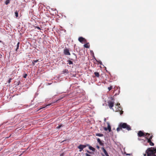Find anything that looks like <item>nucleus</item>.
<instances>
[{"label":"nucleus","instance_id":"1","mask_svg":"<svg viewBox=\"0 0 156 156\" xmlns=\"http://www.w3.org/2000/svg\"><path fill=\"white\" fill-rule=\"evenodd\" d=\"M119 126L116 129L118 132H119L120 130H122V128L126 129L128 131L131 130L130 126L126 123L121 122L120 123Z\"/></svg>","mask_w":156,"mask_h":156},{"label":"nucleus","instance_id":"2","mask_svg":"<svg viewBox=\"0 0 156 156\" xmlns=\"http://www.w3.org/2000/svg\"><path fill=\"white\" fill-rule=\"evenodd\" d=\"M147 156H156L154 154L156 153V149L151 147L148 148L146 151Z\"/></svg>","mask_w":156,"mask_h":156},{"label":"nucleus","instance_id":"3","mask_svg":"<svg viewBox=\"0 0 156 156\" xmlns=\"http://www.w3.org/2000/svg\"><path fill=\"white\" fill-rule=\"evenodd\" d=\"M138 136L139 137H142L143 136H145L146 137H148V136H150V134L148 133H146L145 135L144 133H143L142 131H140L138 133Z\"/></svg>","mask_w":156,"mask_h":156},{"label":"nucleus","instance_id":"4","mask_svg":"<svg viewBox=\"0 0 156 156\" xmlns=\"http://www.w3.org/2000/svg\"><path fill=\"white\" fill-rule=\"evenodd\" d=\"M114 102L111 101H108V105L110 109H113L112 108V107L114 106Z\"/></svg>","mask_w":156,"mask_h":156},{"label":"nucleus","instance_id":"5","mask_svg":"<svg viewBox=\"0 0 156 156\" xmlns=\"http://www.w3.org/2000/svg\"><path fill=\"white\" fill-rule=\"evenodd\" d=\"M64 53L66 55H70V54L69 49L66 48L64 50Z\"/></svg>","mask_w":156,"mask_h":156},{"label":"nucleus","instance_id":"6","mask_svg":"<svg viewBox=\"0 0 156 156\" xmlns=\"http://www.w3.org/2000/svg\"><path fill=\"white\" fill-rule=\"evenodd\" d=\"M86 147V146L83 145H80L78 147V148L80 149V151L81 152L83 148Z\"/></svg>","mask_w":156,"mask_h":156},{"label":"nucleus","instance_id":"7","mask_svg":"<svg viewBox=\"0 0 156 156\" xmlns=\"http://www.w3.org/2000/svg\"><path fill=\"white\" fill-rule=\"evenodd\" d=\"M102 150L103 151L104 153L106 156H109L107 151L104 147L102 148Z\"/></svg>","mask_w":156,"mask_h":156},{"label":"nucleus","instance_id":"8","mask_svg":"<svg viewBox=\"0 0 156 156\" xmlns=\"http://www.w3.org/2000/svg\"><path fill=\"white\" fill-rule=\"evenodd\" d=\"M84 40H85V39L82 37H79L78 38V40L80 42H83L84 41Z\"/></svg>","mask_w":156,"mask_h":156},{"label":"nucleus","instance_id":"9","mask_svg":"<svg viewBox=\"0 0 156 156\" xmlns=\"http://www.w3.org/2000/svg\"><path fill=\"white\" fill-rule=\"evenodd\" d=\"M149 136H148V137H147V140L148 142L149 143H150V142H151V139L152 138L153 136H150V137L149 138H148L149 137Z\"/></svg>","mask_w":156,"mask_h":156},{"label":"nucleus","instance_id":"10","mask_svg":"<svg viewBox=\"0 0 156 156\" xmlns=\"http://www.w3.org/2000/svg\"><path fill=\"white\" fill-rule=\"evenodd\" d=\"M89 148L90 150H91L92 151H95V149L93 147L91 146H89Z\"/></svg>","mask_w":156,"mask_h":156},{"label":"nucleus","instance_id":"11","mask_svg":"<svg viewBox=\"0 0 156 156\" xmlns=\"http://www.w3.org/2000/svg\"><path fill=\"white\" fill-rule=\"evenodd\" d=\"M108 128L107 129L108 130L109 132H110L111 131V126L108 123Z\"/></svg>","mask_w":156,"mask_h":156},{"label":"nucleus","instance_id":"12","mask_svg":"<svg viewBox=\"0 0 156 156\" xmlns=\"http://www.w3.org/2000/svg\"><path fill=\"white\" fill-rule=\"evenodd\" d=\"M96 136H100V137H101L103 136V135L102 134H100V133H96Z\"/></svg>","mask_w":156,"mask_h":156},{"label":"nucleus","instance_id":"13","mask_svg":"<svg viewBox=\"0 0 156 156\" xmlns=\"http://www.w3.org/2000/svg\"><path fill=\"white\" fill-rule=\"evenodd\" d=\"M97 140L98 142L99 143V144L101 145H103V144L101 143V140H100V139L98 138Z\"/></svg>","mask_w":156,"mask_h":156},{"label":"nucleus","instance_id":"14","mask_svg":"<svg viewBox=\"0 0 156 156\" xmlns=\"http://www.w3.org/2000/svg\"><path fill=\"white\" fill-rule=\"evenodd\" d=\"M94 74H95V75L97 77H99V73H98V72H95L94 73Z\"/></svg>","mask_w":156,"mask_h":156},{"label":"nucleus","instance_id":"15","mask_svg":"<svg viewBox=\"0 0 156 156\" xmlns=\"http://www.w3.org/2000/svg\"><path fill=\"white\" fill-rule=\"evenodd\" d=\"M84 47L88 48L89 47V46L88 45V44H86L84 45Z\"/></svg>","mask_w":156,"mask_h":156},{"label":"nucleus","instance_id":"16","mask_svg":"<svg viewBox=\"0 0 156 156\" xmlns=\"http://www.w3.org/2000/svg\"><path fill=\"white\" fill-rule=\"evenodd\" d=\"M20 42H18L16 45V51H17V49L19 48V47Z\"/></svg>","mask_w":156,"mask_h":156},{"label":"nucleus","instance_id":"17","mask_svg":"<svg viewBox=\"0 0 156 156\" xmlns=\"http://www.w3.org/2000/svg\"><path fill=\"white\" fill-rule=\"evenodd\" d=\"M15 16L16 17H17L18 16V13L17 11H16L15 12Z\"/></svg>","mask_w":156,"mask_h":156},{"label":"nucleus","instance_id":"18","mask_svg":"<svg viewBox=\"0 0 156 156\" xmlns=\"http://www.w3.org/2000/svg\"><path fill=\"white\" fill-rule=\"evenodd\" d=\"M63 126H62V125H59L58 126H57L56 128V129H60V128L62 127Z\"/></svg>","mask_w":156,"mask_h":156},{"label":"nucleus","instance_id":"19","mask_svg":"<svg viewBox=\"0 0 156 156\" xmlns=\"http://www.w3.org/2000/svg\"><path fill=\"white\" fill-rule=\"evenodd\" d=\"M10 0H7L5 2V4L6 5H8L10 2Z\"/></svg>","mask_w":156,"mask_h":156},{"label":"nucleus","instance_id":"20","mask_svg":"<svg viewBox=\"0 0 156 156\" xmlns=\"http://www.w3.org/2000/svg\"><path fill=\"white\" fill-rule=\"evenodd\" d=\"M67 62H68V63L69 65L73 64V62L70 60H68Z\"/></svg>","mask_w":156,"mask_h":156},{"label":"nucleus","instance_id":"21","mask_svg":"<svg viewBox=\"0 0 156 156\" xmlns=\"http://www.w3.org/2000/svg\"><path fill=\"white\" fill-rule=\"evenodd\" d=\"M68 70L67 69H65L63 70V72L65 73H67L68 72Z\"/></svg>","mask_w":156,"mask_h":156},{"label":"nucleus","instance_id":"22","mask_svg":"<svg viewBox=\"0 0 156 156\" xmlns=\"http://www.w3.org/2000/svg\"><path fill=\"white\" fill-rule=\"evenodd\" d=\"M38 61H39L38 59L33 60V61H34V63L37 62Z\"/></svg>","mask_w":156,"mask_h":156},{"label":"nucleus","instance_id":"23","mask_svg":"<svg viewBox=\"0 0 156 156\" xmlns=\"http://www.w3.org/2000/svg\"><path fill=\"white\" fill-rule=\"evenodd\" d=\"M150 144L151 145V146H154V144L152 142H150Z\"/></svg>","mask_w":156,"mask_h":156},{"label":"nucleus","instance_id":"24","mask_svg":"<svg viewBox=\"0 0 156 156\" xmlns=\"http://www.w3.org/2000/svg\"><path fill=\"white\" fill-rule=\"evenodd\" d=\"M27 76V74H25L24 75L23 77V78H26Z\"/></svg>","mask_w":156,"mask_h":156},{"label":"nucleus","instance_id":"25","mask_svg":"<svg viewBox=\"0 0 156 156\" xmlns=\"http://www.w3.org/2000/svg\"><path fill=\"white\" fill-rule=\"evenodd\" d=\"M112 86H111L109 87H108V89L110 91V90H111V89L112 88Z\"/></svg>","mask_w":156,"mask_h":156},{"label":"nucleus","instance_id":"26","mask_svg":"<svg viewBox=\"0 0 156 156\" xmlns=\"http://www.w3.org/2000/svg\"><path fill=\"white\" fill-rule=\"evenodd\" d=\"M97 62H98V63L101 65H102V62L101 61H97Z\"/></svg>","mask_w":156,"mask_h":156},{"label":"nucleus","instance_id":"27","mask_svg":"<svg viewBox=\"0 0 156 156\" xmlns=\"http://www.w3.org/2000/svg\"><path fill=\"white\" fill-rule=\"evenodd\" d=\"M73 54L75 55V58L76 59L77 57V56L74 53H73Z\"/></svg>","mask_w":156,"mask_h":156},{"label":"nucleus","instance_id":"28","mask_svg":"<svg viewBox=\"0 0 156 156\" xmlns=\"http://www.w3.org/2000/svg\"><path fill=\"white\" fill-rule=\"evenodd\" d=\"M36 28L38 30H41V28H40V27H36Z\"/></svg>","mask_w":156,"mask_h":156},{"label":"nucleus","instance_id":"29","mask_svg":"<svg viewBox=\"0 0 156 156\" xmlns=\"http://www.w3.org/2000/svg\"><path fill=\"white\" fill-rule=\"evenodd\" d=\"M11 80H12V79H11V78H10V79H9V81H8V83H10V82H11Z\"/></svg>","mask_w":156,"mask_h":156},{"label":"nucleus","instance_id":"30","mask_svg":"<svg viewBox=\"0 0 156 156\" xmlns=\"http://www.w3.org/2000/svg\"><path fill=\"white\" fill-rule=\"evenodd\" d=\"M107 129H108L107 128H106V127H105V128H104V130H107Z\"/></svg>","mask_w":156,"mask_h":156},{"label":"nucleus","instance_id":"31","mask_svg":"<svg viewBox=\"0 0 156 156\" xmlns=\"http://www.w3.org/2000/svg\"><path fill=\"white\" fill-rule=\"evenodd\" d=\"M123 111L121 112H120V114L121 115L122 114H123Z\"/></svg>","mask_w":156,"mask_h":156},{"label":"nucleus","instance_id":"32","mask_svg":"<svg viewBox=\"0 0 156 156\" xmlns=\"http://www.w3.org/2000/svg\"><path fill=\"white\" fill-rule=\"evenodd\" d=\"M32 63H33V65H35V63H34V61H33V62H32Z\"/></svg>","mask_w":156,"mask_h":156},{"label":"nucleus","instance_id":"33","mask_svg":"<svg viewBox=\"0 0 156 156\" xmlns=\"http://www.w3.org/2000/svg\"><path fill=\"white\" fill-rule=\"evenodd\" d=\"M97 148L98 149H99V146H97Z\"/></svg>","mask_w":156,"mask_h":156},{"label":"nucleus","instance_id":"34","mask_svg":"<svg viewBox=\"0 0 156 156\" xmlns=\"http://www.w3.org/2000/svg\"><path fill=\"white\" fill-rule=\"evenodd\" d=\"M87 152L88 153H91V152L90 151H87Z\"/></svg>","mask_w":156,"mask_h":156},{"label":"nucleus","instance_id":"35","mask_svg":"<svg viewBox=\"0 0 156 156\" xmlns=\"http://www.w3.org/2000/svg\"><path fill=\"white\" fill-rule=\"evenodd\" d=\"M119 105H120V104L119 103H118V104H117V105H118V106Z\"/></svg>","mask_w":156,"mask_h":156},{"label":"nucleus","instance_id":"36","mask_svg":"<svg viewBox=\"0 0 156 156\" xmlns=\"http://www.w3.org/2000/svg\"><path fill=\"white\" fill-rule=\"evenodd\" d=\"M106 118H105V119H104V121H106Z\"/></svg>","mask_w":156,"mask_h":156},{"label":"nucleus","instance_id":"37","mask_svg":"<svg viewBox=\"0 0 156 156\" xmlns=\"http://www.w3.org/2000/svg\"><path fill=\"white\" fill-rule=\"evenodd\" d=\"M138 140H140V139L139 138H138Z\"/></svg>","mask_w":156,"mask_h":156},{"label":"nucleus","instance_id":"38","mask_svg":"<svg viewBox=\"0 0 156 156\" xmlns=\"http://www.w3.org/2000/svg\"><path fill=\"white\" fill-rule=\"evenodd\" d=\"M65 140H64L63 141H62V142H63L64 141H65Z\"/></svg>","mask_w":156,"mask_h":156},{"label":"nucleus","instance_id":"39","mask_svg":"<svg viewBox=\"0 0 156 156\" xmlns=\"http://www.w3.org/2000/svg\"><path fill=\"white\" fill-rule=\"evenodd\" d=\"M146 154H144V156H146Z\"/></svg>","mask_w":156,"mask_h":156},{"label":"nucleus","instance_id":"40","mask_svg":"<svg viewBox=\"0 0 156 156\" xmlns=\"http://www.w3.org/2000/svg\"><path fill=\"white\" fill-rule=\"evenodd\" d=\"M127 155H129V154H127Z\"/></svg>","mask_w":156,"mask_h":156},{"label":"nucleus","instance_id":"41","mask_svg":"<svg viewBox=\"0 0 156 156\" xmlns=\"http://www.w3.org/2000/svg\"><path fill=\"white\" fill-rule=\"evenodd\" d=\"M0 42H1V41H0Z\"/></svg>","mask_w":156,"mask_h":156}]
</instances>
